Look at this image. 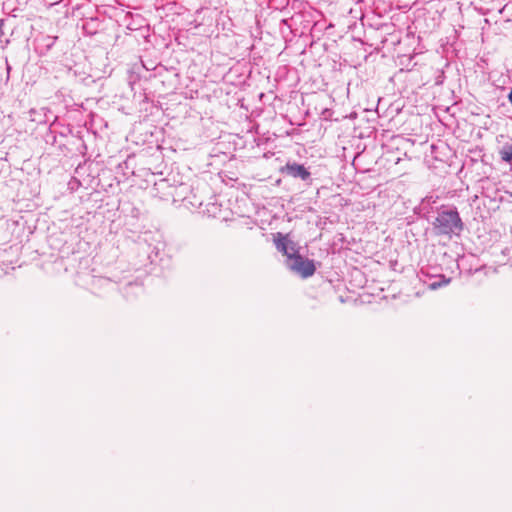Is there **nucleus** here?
I'll return each mask as SVG.
<instances>
[{"instance_id":"5","label":"nucleus","mask_w":512,"mask_h":512,"mask_svg":"<svg viewBox=\"0 0 512 512\" xmlns=\"http://www.w3.org/2000/svg\"><path fill=\"white\" fill-rule=\"evenodd\" d=\"M501 158L504 161H511L512 160V147H510L508 150H503L501 152Z\"/></svg>"},{"instance_id":"6","label":"nucleus","mask_w":512,"mask_h":512,"mask_svg":"<svg viewBox=\"0 0 512 512\" xmlns=\"http://www.w3.org/2000/svg\"><path fill=\"white\" fill-rule=\"evenodd\" d=\"M449 282H450V279L444 280L443 282H438V283L435 282V283L431 284V288L436 289L438 287H441L442 285L448 284Z\"/></svg>"},{"instance_id":"7","label":"nucleus","mask_w":512,"mask_h":512,"mask_svg":"<svg viewBox=\"0 0 512 512\" xmlns=\"http://www.w3.org/2000/svg\"><path fill=\"white\" fill-rule=\"evenodd\" d=\"M508 99H509L510 103L512 104V88H511V91H510V93L508 95Z\"/></svg>"},{"instance_id":"2","label":"nucleus","mask_w":512,"mask_h":512,"mask_svg":"<svg viewBox=\"0 0 512 512\" xmlns=\"http://www.w3.org/2000/svg\"><path fill=\"white\" fill-rule=\"evenodd\" d=\"M289 269L302 278H308L314 275L316 271L313 260L302 257L300 254L287 262Z\"/></svg>"},{"instance_id":"4","label":"nucleus","mask_w":512,"mask_h":512,"mask_svg":"<svg viewBox=\"0 0 512 512\" xmlns=\"http://www.w3.org/2000/svg\"><path fill=\"white\" fill-rule=\"evenodd\" d=\"M280 172L294 178L299 177L302 180L310 177L309 171L303 165L297 163H287L284 167L280 168Z\"/></svg>"},{"instance_id":"1","label":"nucleus","mask_w":512,"mask_h":512,"mask_svg":"<svg viewBox=\"0 0 512 512\" xmlns=\"http://www.w3.org/2000/svg\"><path fill=\"white\" fill-rule=\"evenodd\" d=\"M434 226L441 234H459L463 229L458 212L453 210L441 212L436 218Z\"/></svg>"},{"instance_id":"3","label":"nucleus","mask_w":512,"mask_h":512,"mask_svg":"<svg viewBox=\"0 0 512 512\" xmlns=\"http://www.w3.org/2000/svg\"><path fill=\"white\" fill-rule=\"evenodd\" d=\"M274 243L278 251H280L287 258V262L299 255V248L297 244L288 238V235L277 233L274 236Z\"/></svg>"}]
</instances>
